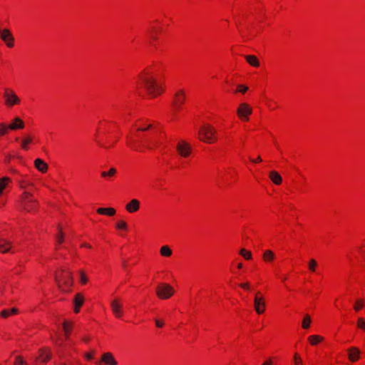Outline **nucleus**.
I'll use <instances>...</instances> for the list:
<instances>
[{"label": "nucleus", "instance_id": "nucleus-45", "mask_svg": "<svg viewBox=\"0 0 365 365\" xmlns=\"http://www.w3.org/2000/svg\"><path fill=\"white\" fill-rule=\"evenodd\" d=\"M240 286L245 289H250V284L248 282L242 283L240 284Z\"/></svg>", "mask_w": 365, "mask_h": 365}, {"label": "nucleus", "instance_id": "nucleus-56", "mask_svg": "<svg viewBox=\"0 0 365 365\" xmlns=\"http://www.w3.org/2000/svg\"><path fill=\"white\" fill-rule=\"evenodd\" d=\"M237 267L240 269L242 268V263L238 264Z\"/></svg>", "mask_w": 365, "mask_h": 365}, {"label": "nucleus", "instance_id": "nucleus-43", "mask_svg": "<svg viewBox=\"0 0 365 365\" xmlns=\"http://www.w3.org/2000/svg\"><path fill=\"white\" fill-rule=\"evenodd\" d=\"M12 180L8 177H2L0 178V182H11Z\"/></svg>", "mask_w": 365, "mask_h": 365}, {"label": "nucleus", "instance_id": "nucleus-22", "mask_svg": "<svg viewBox=\"0 0 365 365\" xmlns=\"http://www.w3.org/2000/svg\"><path fill=\"white\" fill-rule=\"evenodd\" d=\"M269 179L272 182H282V178L277 171H271L269 175Z\"/></svg>", "mask_w": 365, "mask_h": 365}, {"label": "nucleus", "instance_id": "nucleus-41", "mask_svg": "<svg viewBox=\"0 0 365 365\" xmlns=\"http://www.w3.org/2000/svg\"><path fill=\"white\" fill-rule=\"evenodd\" d=\"M0 315L2 317H4V318H6L8 317L9 316H10V311L9 309H4L1 313H0Z\"/></svg>", "mask_w": 365, "mask_h": 365}, {"label": "nucleus", "instance_id": "nucleus-51", "mask_svg": "<svg viewBox=\"0 0 365 365\" xmlns=\"http://www.w3.org/2000/svg\"><path fill=\"white\" fill-rule=\"evenodd\" d=\"M6 184H0V194L2 192L4 189H5Z\"/></svg>", "mask_w": 365, "mask_h": 365}, {"label": "nucleus", "instance_id": "nucleus-52", "mask_svg": "<svg viewBox=\"0 0 365 365\" xmlns=\"http://www.w3.org/2000/svg\"><path fill=\"white\" fill-rule=\"evenodd\" d=\"M80 307H81L80 306H76L75 305L74 312L76 313H78L80 312Z\"/></svg>", "mask_w": 365, "mask_h": 365}, {"label": "nucleus", "instance_id": "nucleus-9", "mask_svg": "<svg viewBox=\"0 0 365 365\" xmlns=\"http://www.w3.org/2000/svg\"><path fill=\"white\" fill-rule=\"evenodd\" d=\"M0 38L4 41L6 46L9 48H12L14 46V38L9 29H4L2 32L0 34Z\"/></svg>", "mask_w": 365, "mask_h": 365}, {"label": "nucleus", "instance_id": "nucleus-40", "mask_svg": "<svg viewBox=\"0 0 365 365\" xmlns=\"http://www.w3.org/2000/svg\"><path fill=\"white\" fill-rule=\"evenodd\" d=\"M63 330H64L65 334H66V338L67 339L68 336L69 329H68V323L66 322H63Z\"/></svg>", "mask_w": 365, "mask_h": 365}, {"label": "nucleus", "instance_id": "nucleus-19", "mask_svg": "<svg viewBox=\"0 0 365 365\" xmlns=\"http://www.w3.org/2000/svg\"><path fill=\"white\" fill-rule=\"evenodd\" d=\"M24 127V121L19 118H15L13 123L9 125L7 128L11 130L22 129Z\"/></svg>", "mask_w": 365, "mask_h": 365}, {"label": "nucleus", "instance_id": "nucleus-16", "mask_svg": "<svg viewBox=\"0 0 365 365\" xmlns=\"http://www.w3.org/2000/svg\"><path fill=\"white\" fill-rule=\"evenodd\" d=\"M34 167L38 171L44 173L47 171L48 165V164L41 158H36L34 160Z\"/></svg>", "mask_w": 365, "mask_h": 365}, {"label": "nucleus", "instance_id": "nucleus-30", "mask_svg": "<svg viewBox=\"0 0 365 365\" xmlns=\"http://www.w3.org/2000/svg\"><path fill=\"white\" fill-rule=\"evenodd\" d=\"M116 173V170L115 168H111L109 170V171L106 172L103 171L101 173V176L104 178H106L107 180H110V178L114 175V174Z\"/></svg>", "mask_w": 365, "mask_h": 365}, {"label": "nucleus", "instance_id": "nucleus-12", "mask_svg": "<svg viewBox=\"0 0 365 365\" xmlns=\"http://www.w3.org/2000/svg\"><path fill=\"white\" fill-rule=\"evenodd\" d=\"M102 362L107 365H117V361L110 352L103 354L101 357V361L96 362V364L101 365Z\"/></svg>", "mask_w": 365, "mask_h": 365}, {"label": "nucleus", "instance_id": "nucleus-8", "mask_svg": "<svg viewBox=\"0 0 365 365\" xmlns=\"http://www.w3.org/2000/svg\"><path fill=\"white\" fill-rule=\"evenodd\" d=\"M254 307L256 312L259 314H262L265 310V302L264 298L260 296L259 292L255 294L254 299Z\"/></svg>", "mask_w": 365, "mask_h": 365}, {"label": "nucleus", "instance_id": "nucleus-21", "mask_svg": "<svg viewBox=\"0 0 365 365\" xmlns=\"http://www.w3.org/2000/svg\"><path fill=\"white\" fill-rule=\"evenodd\" d=\"M97 212L100 215H107L108 216H113L115 214V210L112 207L108 208H98Z\"/></svg>", "mask_w": 365, "mask_h": 365}, {"label": "nucleus", "instance_id": "nucleus-18", "mask_svg": "<svg viewBox=\"0 0 365 365\" xmlns=\"http://www.w3.org/2000/svg\"><path fill=\"white\" fill-rule=\"evenodd\" d=\"M139 206V201L136 199H133L126 205L125 208L129 212H134L138 210Z\"/></svg>", "mask_w": 365, "mask_h": 365}, {"label": "nucleus", "instance_id": "nucleus-1", "mask_svg": "<svg viewBox=\"0 0 365 365\" xmlns=\"http://www.w3.org/2000/svg\"><path fill=\"white\" fill-rule=\"evenodd\" d=\"M199 139L207 143H214L216 140V130L210 125L201 126L198 132Z\"/></svg>", "mask_w": 365, "mask_h": 365}, {"label": "nucleus", "instance_id": "nucleus-55", "mask_svg": "<svg viewBox=\"0 0 365 365\" xmlns=\"http://www.w3.org/2000/svg\"><path fill=\"white\" fill-rule=\"evenodd\" d=\"M122 264H123V267L124 268H125V267H126V263H125V261H123Z\"/></svg>", "mask_w": 365, "mask_h": 365}, {"label": "nucleus", "instance_id": "nucleus-29", "mask_svg": "<svg viewBox=\"0 0 365 365\" xmlns=\"http://www.w3.org/2000/svg\"><path fill=\"white\" fill-rule=\"evenodd\" d=\"M84 299L81 294L78 293L76 294L73 303L76 306H81L83 303Z\"/></svg>", "mask_w": 365, "mask_h": 365}, {"label": "nucleus", "instance_id": "nucleus-57", "mask_svg": "<svg viewBox=\"0 0 365 365\" xmlns=\"http://www.w3.org/2000/svg\"><path fill=\"white\" fill-rule=\"evenodd\" d=\"M151 37H152L153 39H156V37H155V36H152Z\"/></svg>", "mask_w": 365, "mask_h": 365}, {"label": "nucleus", "instance_id": "nucleus-20", "mask_svg": "<svg viewBox=\"0 0 365 365\" xmlns=\"http://www.w3.org/2000/svg\"><path fill=\"white\" fill-rule=\"evenodd\" d=\"M245 58L250 65L254 67H258L259 66V62L255 56L247 55Z\"/></svg>", "mask_w": 365, "mask_h": 365}, {"label": "nucleus", "instance_id": "nucleus-26", "mask_svg": "<svg viewBox=\"0 0 365 365\" xmlns=\"http://www.w3.org/2000/svg\"><path fill=\"white\" fill-rule=\"evenodd\" d=\"M312 345H315L322 341L323 338L319 335H312L308 338Z\"/></svg>", "mask_w": 365, "mask_h": 365}, {"label": "nucleus", "instance_id": "nucleus-39", "mask_svg": "<svg viewBox=\"0 0 365 365\" xmlns=\"http://www.w3.org/2000/svg\"><path fill=\"white\" fill-rule=\"evenodd\" d=\"M294 365H301L302 363L300 356L297 354H294Z\"/></svg>", "mask_w": 365, "mask_h": 365}, {"label": "nucleus", "instance_id": "nucleus-32", "mask_svg": "<svg viewBox=\"0 0 365 365\" xmlns=\"http://www.w3.org/2000/svg\"><path fill=\"white\" fill-rule=\"evenodd\" d=\"M240 255H242L245 259H250L252 258V253L245 249H241L240 251Z\"/></svg>", "mask_w": 365, "mask_h": 365}, {"label": "nucleus", "instance_id": "nucleus-50", "mask_svg": "<svg viewBox=\"0 0 365 365\" xmlns=\"http://www.w3.org/2000/svg\"><path fill=\"white\" fill-rule=\"evenodd\" d=\"M10 314H16L19 312V310L16 308H12L11 309H9Z\"/></svg>", "mask_w": 365, "mask_h": 365}, {"label": "nucleus", "instance_id": "nucleus-46", "mask_svg": "<svg viewBox=\"0 0 365 365\" xmlns=\"http://www.w3.org/2000/svg\"><path fill=\"white\" fill-rule=\"evenodd\" d=\"M152 126H153V125H152L151 124H149V125H148L147 126H145V128H138V130H141V131H145V130H148V129L151 128H152Z\"/></svg>", "mask_w": 365, "mask_h": 365}, {"label": "nucleus", "instance_id": "nucleus-42", "mask_svg": "<svg viewBox=\"0 0 365 365\" xmlns=\"http://www.w3.org/2000/svg\"><path fill=\"white\" fill-rule=\"evenodd\" d=\"M80 275H81V283L86 284L87 282V277H86V274L83 272H81Z\"/></svg>", "mask_w": 365, "mask_h": 365}, {"label": "nucleus", "instance_id": "nucleus-48", "mask_svg": "<svg viewBox=\"0 0 365 365\" xmlns=\"http://www.w3.org/2000/svg\"><path fill=\"white\" fill-rule=\"evenodd\" d=\"M262 365H273V362L271 359H268Z\"/></svg>", "mask_w": 365, "mask_h": 365}, {"label": "nucleus", "instance_id": "nucleus-36", "mask_svg": "<svg viewBox=\"0 0 365 365\" xmlns=\"http://www.w3.org/2000/svg\"><path fill=\"white\" fill-rule=\"evenodd\" d=\"M248 90V87L244 85H238L237 90L236 92H241L242 93H245Z\"/></svg>", "mask_w": 365, "mask_h": 365}, {"label": "nucleus", "instance_id": "nucleus-17", "mask_svg": "<svg viewBox=\"0 0 365 365\" xmlns=\"http://www.w3.org/2000/svg\"><path fill=\"white\" fill-rule=\"evenodd\" d=\"M51 357V351L47 349H42L39 351V355L36 357V360H39L43 363L47 362Z\"/></svg>", "mask_w": 365, "mask_h": 365}, {"label": "nucleus", "instance_id": "nucleus-5", "mask_svg": "<svg viewBox=\"0 0 365 365\" xmlns=\"http://www.w3.org/2000/svg\"><path fill=\"white\" fill-rule=\"evenodd\" d=\"M252 113V109L247 103H242L240 105L237 110V113L239 118L242 120L247 121L249 116Z\"/></svg>", "mask_w": 365, "mask_h": 365}, {"label": "nucleus", "instance_id": "nucleus-11", "mask_svg": "<svg viewBox=\"0 0 365 365\" xmlns=\"http://www.w3.org/2000/svg\"><path fill=\"white\" fill-rule=\"evenodd\" d=\"M348 358L351 362L359 359L361 355L360 349L356 346H351L347 349Z\"/></svg>", "mask_w": 365, "mask_h": 365}, {"label": "nucleus", "instance_id": "nucleus-49", "mask_svg": "<svg viewBox=\"0 0 365 365\" xmlns=\"http://www.w3.org/2000/svg\"><path fill=\"white\" fill-rule=\"evenodd\" d=\"M250 160L252 162V163H258V162H261L262 161V158L260 156H258L256 159H252L250 158Z\"/></svg>", "mask_w": 365, "mask_h": 365}, {"label": "nucleus", "instance_id": "nucleus-13", "mask_svg": "<svg viewBox=\"0 0 365 365\" xmlns=\"http://www.w3.org/2000/svg\"><path fill=\"white\" fill-rule=\"evenodd\" d=\"M111 309L116 317H120L123 314L122 311V304L120 303L119 300L115 299L113 300L110 303Z\"/></svg>", "mask_w": 365, "mask_h": 365}, {"label": "nucleus", "instance_id": "nucleus-28", "mask_svg": "<svg viewBox=\"0 0 365 365\" xmlns=\"http://www.w3.org/2000/svg\"><path fill=\"white\" fill-rule=\"evenodd\" d=\"M312 322L311 317L309 314H306L302 321V327L305 329H309Z\"/></svg>", "mask_w": 365, "mask_h": 365}, {"label": "nucleus", "instance_id": "nucleus-24", "mask_svg": "<svg viewBox=\"0 0 365 365\" xmlns=\"http://www.w3.org/2000/svg\"><path fill=\"white\" fill-rule=\"evenodd\" d=\"M160 252L163 257H170L172 255L173 251L168 245H164L161 247Z\"/></svg>", "mask_w": 365, "mask_h": 365}, {"label": "nucleus", "instance_id": "nucleus-4", "mask_svg": "<svg viewBox=\"0 0 365 365\" xmlns=\"http://www.w3.org/2000/svg\"><path fill=\"white\" fill-rule=\"evenodd\" d=\"M5 98V104L8 106H12L15 104H18L20 102L19 97L11 90L6 88L4 93Z\"/></svg>", "mask_w": 365, "mask_h": 365}, {"label": "nucleus", "instance_id": "nucleus-31", "mask_svg": "<svg viewBox=\"0 0 365 365\" xmlns=\"http://www.w3.org/2000/svg\"><path fill=\"white\" fill-rule=\"evenodd\" d=\"M356 327L359 329L365 331V319L363 317H359L356 321Z\"/></svg>", "mask_w": 365, "mask_h": 365}, {"label": "nucleus", "instance_id": "nucleus-53", "mask_svg": "<svg viewBox=\"0 0 365 365\" xmlns=\"http://www.w3.org/2000/svg\"><path fill=\"white\" fill-rule=\"evenodd\" d=\"M81 247L91 248V246L90 245L87 244V243L82 244Z\"/></svg>", "mask_w": 365, "mask_h": 365}, {"label": "nucleus", "instance_id": "nucleus-37", "mask_svg": "<svg viewBox=\"0 0 365 365\" xmlns=\"http://www.w3.org/2000/svg\"><path fill=\"white\" fill-rule=\"evenodd\" d=\"M7 130V126L4 124L0 123V135L6 134Z\"/></svg>", "mask_w": 365, "mask_h": 365}, {"label": "nucleus", "instance_id": "nucleus-7", "mask_svg": "<svg viewBox=\"0 0 365 365\" xmlns=\"http://www.w3.org/2000/svg\"><path fill=\"white\" fill-rule=\"evenodd\" d=\"M176 149L179 154L183 158L188 157L191 153L190 145L188 143L183 140L180 141L178 143Z\"/></svg>", "mask_w": 365, "mask_h": 365}, {"label": "nucleus", "instance_id": "nucleus-54", "mask_svg": "<svg viewBox=\"0 0 365 365\" xmlns=\"http://www.w3.org/2000/svg\"><path fill=\"white\" fill-rule=\"evenodd\" d=\"M155 145H153L152 143L150 141H148V148H150V149H152L153 148Z\"/></svg>", "mask_w": 365, "mask_h": 365}, {"label": "nucleus", "instance_id": "nucleus-44", "mask_svg": "<svg viewBox=\"0 0 365 365\" xmlns=\"http://www.w3.org/2000/svg\"><path fill=\"white\" fill-rule=\"evenodd\" d=\"M155 325L157 327H162L164 325V322L163 321H160L159 319H155Z\"/></svg>", "mask_w": 365, "mask_h": 365}, {"label": "nucleus", "instance_id": "nucleus-3", "mask_svg": "<svg viewBox=\"0 0 365 365\" xmlns=\"http://www.w3.org/2000/svg\"><path fill=\"white\" fill-rule=\"evenodd\" d=\"M156 295L161 299H167L171 297L175 290L173 287L166 283H160L155 289Z\"/></svg>", "mask_w": 365, "mask_h": 365}, {"label": "nucleus", "instance_id": "nucleus-14", "mask_svg": "<svg viewBox=\"0 0 365 365\" xmlns=\"http://www.w3.org/2000/svg\"><path fill=\"white\" fill-rule=\"evenodd\" d=\"M185 100V92L182 90H180L175 94V99L173 101V105L176 107V108H180L181 105L184 103Z\"/></svg>", "mask_w": 365, "mask_h": 365}, {"label": "nucleus", "instance_id": "nucleus-25", "mask_svg": "<svg viewBox=\"0 0 365 365\" xmlns=\"http://www.w3.org/2000/svg\"><path fill=\"white\" fill-rule=\"evenodd\" d=\"M32 142V138L30 136L25 137L21 143L22 149L27 150L29 149L28 145Z\"/></svg>", "mask_w": 365, "mask_h": 365}, {"label": "nucleus", "instance_id": "nucleus-35", "mask_svg": "<svg viewBox=\"0 0 365 365\" xmlns=\"http://www.w3.org/2000/svg\"><path fill=\"white\" fill-rule=\"evenodd\" d=\"M116 228L118 230H126L127 229V224L124 221H120L116 224Z\"/></svg>", "mask_w": 365, "mask_h": 365}, {"label": "nucleus", "instance_id": "nucleus-15", "mask_svg": "<svg viewBox=\"0 0 365 365\" xmlns=\"http://www.w3.org/2000/svg\"><path fill=\"white\" fill-rule=\"evenodd\" d=\"M12 249L11 242L4 239L0 238V252L7 253L9 252Z\"/></svg>", "mask_w": 365, "mask_h": 365}, {"label": "nucleus", "instance_id": "nucleus-38", "mask_svg": "<svg viewBox=\"0 0 365 365\" xmlns=\"http://www.w3.org/2000/svg\"><path fill=\"white\" fill-rule=\"evenodd\" d=\"M14 365H25V362L21 356H16L15 359Z\"/></svg>", "mask_w": 365, "mask_h": 365}, {"label": "nucleus", "instance_id": "nucleus-27", "mask_svg": "<svg viewBox=\"0 0 365 365\" xmlns=\"http://www.w3.org/2000/svg\"><path fill=\"white\" fill-rule=\"evenodd\" d=\"M364 300L363 299H357L355 301V303L354 305V309L356 312H359L364 307Z\"/></svg>", "mask_w": 365, "mask_h": 365}, {"label": "nucleus", "instance_id": "nucleus-2", "mask_svg": "<svg viewBox=\"0 0 365 365\" xmlns=\"http://www.w3.org/2000/svg\"><path fill=\"white\" fill-rule=\"evenodd\" d=\"M140 78L148 93L153 97H155L163 92L162 88L156 83L155 79L143 76H140Z\"/></svg>", "mask_w": 365, "mask_h": 365}, {"label": "nucleus", "instance_id": "nucleus-34", "mask_svg": "<svg viewBox=\"0 0 365 365\" xmlns=\"http://www.w3.org/2000/svg\"><path fill=\"white\" fill-rule=\"evenodd\" d=\"M58 231H59V234H58V235L56 236V240L59 244H61V243H63L64 238H63V234L62 232V229L60 225L58 226Z\"/></svg>", "mask_w": 365, "mask_h": 365}, {"label": "nucleus", "instance_id": "nucleus-6", "mask_svg": "<svg viewBox=\"0 0 365 365\" xmlns=\"http://www.w3.org/2000/svg\"><path fill=\"white\" fill-rule=\"evenodd\" d=\"M56 281L58 284V286L59 287V289L63 292H67V289L66 288H70L72 284H73V277H72V274L70 272H64V274H63V283L65 286V287H63L59 280L58 279V277L56 276Z\"/></svg>", "mask_w": 365, "mask_h": 365}, {"label": "nucleus", "instance_id": "nucleus-23", "mask_svg": "<svg viewBox=\"0 0 365 365\" xmlns=\"http://www.w3.org/2000/svg\"><path fill=\"white\" fill-rule=\"evenodd\" d=\"M275 257L274 252L269 250H265L263 254V259L265 262H271Z\"/></svg>", "mask_w": 365, "mask_h": 365}, {"label": "nucleus", "instance_id": "nucleus-47", "mask_svg": "<svg viewBox=\"0 0 365 365\" xmlns=\"http://www.w3.org/2000/svg\"><path fill=\"white\" fill-rule=\"evenodd\" d=\"M94 353H95L94 351H92L91 353L86 354V359L88 360L93 359Z\"/></svg>", "mask_w": 365, "mask_h": 365}, {"label": "nucleus", "instance_id": "nucleus-10", "mask_svg": "<svg viewBox=\"0 0 365 365\" xmlns=\"http://www.w3.org/2000/svg\"><path fill=\"white\" fill-rule=\"evenodd\" d=\"M34 205L35 202L31 198L29 194L25 192L22 200L23 209L27 212H31L33 210Z\"/></svg>", "mask_w": 365, "mask_h": 365}, {"label": "nucleus", "instance_id": "nucleus-33", "mask_svg": "<svg viewBox=\"0 0 365 365\" xmlns=\"http://www.w3.org/2000/svg\"><path fill=\"white\" fill-rule=\"evenodd\" d=\"M317 266V262L314 259H311L309 262V269L312 272H314Z\"/></svg>", "mask_w": 365, "mask_h": 365}]
</instances>
